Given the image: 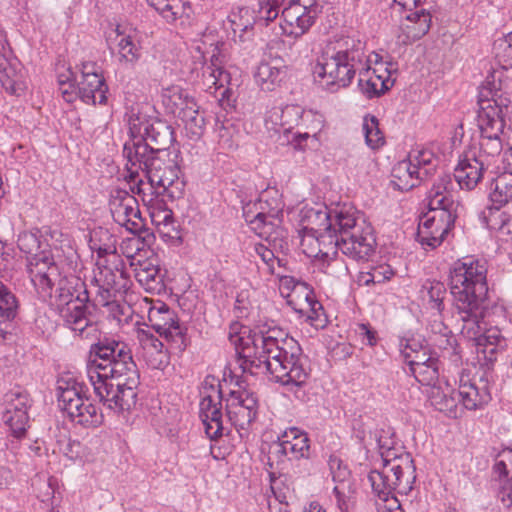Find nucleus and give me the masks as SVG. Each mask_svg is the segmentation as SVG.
<instances>
[{
    "mask_svg": "<svg viewBox=\"0 0 512 512\" xmlns=\"http://www.w3.org/2000/svg\"><path fill=\"white\" fill-rule=\"evenodd\" d=\"M230 340L236 346L237 353L244 359L238 367L241 374L227 366L213 368V372L206 376L204 384H212L213 381L221 384L227 382L228 377L234 384L249 383L252 373L247 371L244 364L247 361L252 363L254 360H258L260 364L264 363L272 372H285L289 378L282 384H303V381H297L291 375L298 370L301 347L280 327L262 326L255 330L242 327L236 335L230 334Z\"/></svg>",
    "mask_w": 512,
    "mask_h": 512,
    "instance_id": "obj_1",
    "label": "nucleus"
},
{
    "mask_svg": "<svg viewBox=\"0 0 512 512\" xmlns=\"http://www.w3.org/2000/svg\"><path fill=\"white\" fill-rule=\"evenodd\" d=\"M306 217L311 225L309 231L335 234L337 249L347 257L362 261L374 253L372 226L354 207L344 205L335 209L312 208L307 211Z\"/></svg>",
    "mask_w": 512,
    "mask_h": 512,
    "instance_id": "obj_2",
    "label": "nucleus"
},
{
    "mask_svg": "<svg viewBox=\"0 0 512 512\" xmlns=\"http://www.w3.org/2000/svg\"><path fill=\"white\" fill-rule=\"evenodd\" d=\"M378 54L366 55L365 43L345 36L329 42L314 67L315 79L328 91L348 87L355 75L369 73L370 64L378 62Z\"/></svg>",
    "mask_w": 512,
    "mask_h": 512,
    "instance_id": "obj_3",
    "label": "nucleus"
},
{
    "mask_svg": "<svg viewBox=\"0 0 512 512\" xmlns=\"http://www.w3.org/2000/svg\"><path fill=\"white\" fill-rule=\"evenodd\" d=\"M450 292L458 317H468V312L480 313L487 306V267L484 261L465 257L456 261L449 273Z\"/></svg>",
    "mask_w": 512,
    "mask_h": 512,
    "instance_id": "obj_4",
    "label": "nucleus"
},
{
    "mask_svg": "<svg viewBox=\"0 0 512 512\" xmlns=\"http://www.w3.org/2000/svg\"><path fill=\"white\" fill-rule=\"evenodd\" d=\"M382 468L369 473V481L378 498L387 502L389 511L400 509V502L395 493L408 494L416 479L414 460L409 453L398 454L395 449L388 448L381 452Z\"/></svg>",
    "mask_w": 512,
    "mask_h": 512,
    "instance_id": "obj_5",
    "label": "nucleus"
},
{
    "mask_svg": "<svg viewBox=\"0 0 512 512\" xmlns=\"http://www.w3.org/2000/svg\"><path fill=\"white\" fill-rule=\"evenodd\" d=\"M177 157L169 151H160V155L153 156L146 146L135 147V144L126 148V166L131 176L138 169L143 170L152 187L163 189V193L172 198L180 197L184 189Z\"/></svg>",
    "mask_w": 512,
    "mask_h": 512,
    "instance_id": "obj_6",
    "label": "nucleus"
},
{
    "mask_svg": "<svg viewBox=\"0 0 512 512\" xmlns=\"http://www.w3.org/2000/svg\"><path fill=\"white\" fill-rule=\"evenodd\" d=\"M87 375L91 384H106L108 379L117 380V384L139 381L135 364L125 351V346L107 336L90 345Z\"/></svg>",
    "mask_w": 512,
    "mask_h": 512,
    "instance_id": "obj_7",
    "label": "nucleus"
},
{
    "mask_svg": "<svg viewBox=\"0 0 512 512\" xmlns=\"http://www.w3.org/2000/svg\"><path fill=\"white\" fill-rule=\"evenodd\" d=\"M283 203L277 196L261 194L258 202L243 208V216L250 228L276 250L287 248V231L281 226Z\"/></svg>",
    "mask_w": 512,
    "mask_h": 512,
    "instance_id": "obj_8",
    "label": "nucleus"
},
{
    "mask_svg": "<svg viewBox=\"0 0 512 512\" xmlns=\"http://www.w3.org/2000/svg\"><path fill=\"white\" fill-rule=\"evenodd\" d=\"M99 260L93 270L91 280V297H98L103 302L110 295L123 297L129 289L130 277L124 260L109 248H100Z\"/></svg>",
    "mask_w": 512,
    "mask_h": 512,
    "instance_id": "obj_9",
    "label": "nucleus"
},
{
    "mask_svg": "<svg viewBox=\"0 0 512 512\" xmlns=\"http://www.w3.org/2000/svg\"><path fill=\"white\" fill-rule=\"evenodd\" d=\"M130 139L125 142L123 156L126 158V148L135 144L146 146L153 156L160 151H168L174 141V132L170 125L161 120H148L145 116L132 114L129 118Z\"/></svg>",
    "mask_w": 512,
    "mask_h": 512,
    "instance_id": "obj_10",
    "label": "nucleus"
},
{
    "mask_svg": "<svg viewBox=\"0 0 512 512\" xmlns=\"http://www.w3.org/2000/svg\"><path fill=\"white\" fill-rule=\"evenodd\" d=\"M487 306L480 308V313L468 312V317H458L462 322L461 334L468 340L474 342L478 353H483L485 357L492 359L493 354L499 350H504L507 346L506 339L501 335L497 328H486L484 317Z\"/></svg>",
    "mask_w": 512,
    "mask_h": 512,
    "instance_id": "obj_11",
    "label": "nucleus"
},
{
    "mask_svg": "<svg viewBox=\"0 0 512 512\" xmlns=\"http://www.w3.org/2000/svg\"><path fill=\"white\" fill-rule=\"evenodd\" d=\"M82 388L83 386H58L56 394L58 405L76 424L97 427L102 423L103 415L83 395Z\"/></svg>",
    "mask_w": 512,
    "mask_h": 512,
    "instance_id": "obj_12",
    "label": "nucleus"
},
{
    "mask_svg": "<svg viewBox=\"0 0 512 512\" xmlns=\"http://www.w3.org/2000/svg\"><path fill=\"white\" fill-rule=\"evenodd\" d=\"M420 219L417 231L419 242L432 249L438 247L453 228L458 211L428 207Z\"/></svg>",
    "mask_w": 512,
    "mask_h": 512,
    "instance_id": "obj_13",
    "label": "nucleus"
},
{
    "mask_svg": "<svg viewBox=\"0 0 512 512\" xmlns=\"http://www.w3.org/2000/svg\"><path fill=\"white\" fill-rule=\"evenodd\" d=\"M5 411L3 420L9 427L11 435L16 439L26 436L29 427L28 409L31 407L32 399L21 386L8 391L3 397Z\"/></svg>",
    "mask_w": 512,
    "mask_h": 512,
    "instance_id": "obj_14",
    "label": "nucleus"
},
{
    "mask_svg": "<svg viewBox=\"0 0 512 512\" xmlns=\"http://www.w3.org/2000/svg\"><path fill=\"white\" fill-rule=\"evenodd\" d=\"M77 81L79 98L86 104H104L107 101L108 87L101 74L100 67L91 61L83 62Z\"/></svg>",
    "mask_w": 512,
    "mask_h": 512,
    "instance_id": "obj_15",
    "label": "nucleus"
},
{
    "mask_svg": "<svg viewBox=\"0 0 512 512\" xmlns=\"http://www.w3.org/2000/svg\"><path fill=\"white\" fill-rule=\"evenodd\" d=\"M110 211L116 223L128 231L137 233L143 228V221L137 199L125 190H116L110 199Z\"/></svg>",
    "mask_w": 512,
    "mask_h": 512,
    "instance_id": "obj_16",
    "label": "nucleus"
},
{
    "mask_svg": "<svg viewBox=\"0 0 512 512\" xmlns=\"http://www.w3.org/2000/svg\"><path fill=\"white\" fill-rule=\"evenodd\" d=\"M148 321L153 330L167 341L183 342L184 330L179 324L175 311L158 301L148 310Z\"/></svg>",
    "mask_w": 512,
    "mask_h": 512,
    "instance_id": "obj_17",
    "label": "nucleus"
},
{
    "mask_svg": "<svg viewBox=\"0 0 512 512\" xmlns=\"http://www.w3.org/2000/svg\"><path fill=\"white\" fill-rule=\"evenodd\" d=\"M83 291L78 292L74 301L66 305H57V311L65 327L76 332L93 315L90 311L89 303H92L91 292L88 291L84 283Z\"/></svg>",
    "mask_w": 512,
    "mask_h": 512,
    "instance_id": "obj_18",
    "label": "nucleus"
},
{
    "mask_svg": "<svg viewBox=\"0 0 512 512\" xmlns=\"http://www.w3.org/2000/svg\"><path fill=\"white\" fill-rule=\"evenodd\" d=\"M104 405L118 414L129 413L137 402V386H93Z\"/></svg>",
    "mask_w": 512,
    "mask_h": 512,
    "instance_id": "obj_19",
    "label": "nucleus"
},
{
    "mask_svg": "<svg viewBox=\"0 0 512 512\" xmlns=\"http://www.w3.org/2000/svg\"><path fill=\"white\" fill-rule=\"evenodd\" d=\"M489 167L484 158H477L475 151L466 152L454 171V179L461 189L471 190L481 180L483 172Z\"/></svg>",
    "mask_w": 512,
    "mask_h": 512,
    "instance_id": "obj_20",
    "label": "nucleus"
},
{
    "mask_svg": "<svg viewBox=\"0 0 512 512\" xmlns=\"http://www.w3.org/2000/svg\"><path fill=\"white\" fill-rule=\"evenodd\" d=\"M454 181L451 175H440L427 195L428 207L459 210V202L454 199Z\"/></svg>",
    "mask_w": 512,
    "mask_h": 512,
    "instance_id": "obj_21",
    "label": "nucleus"
},
{
    "mask_svg": "<svg viewBox=\"0 0 512 512\" xmlns=\"http://www.w3.org/2000/svg\"><path fill=\"white\" fill-rule=\"evenodd\" d=\"M428 392L431 405L447 417L456 419L461 416L462 409L459 408L461 394L452 386H430Z\"/></svg>",
    "mask_w": 512,
    "mask_h": 512,
    "instance_id": "obj_22",
    "label": "nucleus"
},
{
    "mask_svg": "<svg viewBox=\"0 0 512 512\" xmlns=\"http://www.w3.org/2000/svg\"><path fill=\"white\" fill-rule=\"evenodd\" d=\"M281 18L283 34L298 38L310 29L317 17L302 11L298 6L289 5L282 10Z\"/></svg>",
    "mask_w": 512,
    "mask_h": 512,
    "instance_id": "obj_23",
    "label": "nucleus"
},
{
    "mask_svg": "<svg viewBox=\"0 0 512 512\" xmlns=\"http://www.w3.org/2000/svg\"><path fill=\"white\" fill-rule=\"evenodd\" d=\"M161 98L165 111L177 118L185 115L188 107L192 109L197 105L195 99L178 85L163 88Z\"/></svg>",
    "mask_w": 512,
    "mask_h": 512,
    "instance_id": "obj_24",
    "label": "nucleus"
},
{
    "mask_svg": "<svg viewBox=\"0 0 512 512\" xmlns=\"http://www.w3.org/2000/svg\"><path fill=\"white\" fill-rule=\"evenodd\" d=\"M0 82L10 94L20 95L25 89L20 63L0 54Z\"/></svg>",
    "mask_w": 512,
    "mask_h": 512,
    "instance_id": "obj_25",
    "label": "nucleus"
},
{
    "mask_svg": "<svg viewBox=\"0 0 512 512\" xmlns=\"http://www.w3.org/2000/svg\"><path fill=\"white\" fill-rule=\"evenodd\" d=\"M286 69L280 59L261 62L254 75L255 81L262 90L273 91L286 77Z\"/></svg>",
    "mask_w": 512,
    "mask_h": 512,
    "instance_id": "obj_26",
    "label": "nucleus"
},
{
    "mask_svg": "<svg viewBox=\"0 0 512 512\" xmlns=\"http://www.w3.org/2000/svg\"><path fill=\"white\" fill-rule=\"evenodd\" d=\"M135 279L149 293L159 294L164 288V275L159 266L149 261L139 263L134 269Z\"/></svg>",
    "mask_w": 512,
    "mask_h": 512,
    "instance_id": "obj_27",
    "label": "nucleus"
},
{
    "mask_svg": "<svg viewBox=\"0 0 512 512\" xmlns=\"http://www.w3.org/2000/svg\"><path fill=\"white\" fill-rule=\"evenodd\" d=\"M422 179V172L414 168L408 160H402L394 165L391 173L392 186L400 191H408L417 186Z\"/></svg>",
    "mask_w": 512,
    "mask_h": 512,
    "instance_id": "obj_28",
    "label": "nucleus"
},
{
    "mask_svg": "<svg viewBox=\"0 0 512 512\" xmlns=\"http://www.w3.org/2000/svg\"><path fill=\"white\" fill-rule=\"evenodd\" d=\"M478 126L481 135L500 136L505 127L501 110L493 107L490 101H484L478 113Z\"/></svg>",
    "mask_w": 512,
    "mask_h": 512,
    "instance_id": "obj_29",
    "label": "nucleus"
},
{
    "mask_svg": "<svg viewBox=\"0 0 512 512\" xmlns=\"http://www.w3.org/2000/svg\"><path fill=\"white\" fill-rule=\"evenodd\" d=\"M200 417L205 433L211 440H215L223 435L224 427L221 408L213 403L211 397H207L202 401Z\"/></svg>",
    "mask_w": 512,
    "mask_h": 512,
    "instance_id": "obj_30",
    "label": "nucleus"
},
{
    "mask_svg": "<svg viewBox=\"0 0 512 512\" xmlns=\"http://www.w3.org/2000/svg\"><path fill=\"white\" fill-rule=\"evenodd\" d=\"M303 111L301 106L295 104L275 107L269 112L266 122L281 127L285 132L291 131L300 125Z\"/></svg>",
    "mask_w": 512,
    "mask_h": 512,
    "instance_id": "obj_31",
    "label": "nucleus"
},
{
    "mask_svg": "<svg viewBox=\"0 0 512 512\" xmlns=\"http://www.w3.org/2000/svg\"><path fill=\"white\" fill-rule=\"evenodd\" d=\"M300 245L308 257H316L319 253L327 255L328 251H324V249L328 247L337 249L335 234L328 235L327 232L306 231L302 236Z\"/></svg>",
    "mask_w": 512,
    "mask_h": 512,
    "instance_id": "obj_32",
    "label": "nucleus"
},
{
    "mask_svg": "<svg viewBox=\"0 0 512 512\" xmlns=\"http://www.w3.org/2000/svg\"><path fill=\"white\" fill-rule=\"evenodd\" d=\"M248 408L238 407L233 409H226L228 418L231 424L237 430L240 438H248L252 423L255 421L258 413V408H254V402L251 399L246 401Z\"/></svg>",
    "mask_w": 512,
    "mask_h": 512,
    "instance_id": "obj_33",
    "label": "nucleus"
},
{
    "mask_svg": "<svg viewBox=\"0 0 512 512\" xmlns=\"http://www.w3.org/2000/svg\"><path fill=\"white\" fill-rule=\"evenodd\" d=\"M282 438L289 452V460L309 457L310 445L306 433L296 427H291L283 432Z\"/></svg>",
    "mask_w": 512,
    "mask_h": 512,
    "instance_id": "obj_34",
    "label": "nucleus"
},
{
    "mask_svg": "<svg viewBox=\"0 0 512 512\" xmlns=\"http://www.w3.org/2000/svg\"><path fill=\"white\" fill-rule=\"evenodd\" d=\"M490 200L493 205L502 207L512 200V172L505 171L491 182Z\"/></svg>",
    "mask_w": 512,
    "mask_h": 512,
    "instance_id": "obj_35",
    "label": "nucleus"
},
{
    "mask_svg": "<svg viewBox=\"0 0 512 512\" xmlns=\"http://www.w3.org/2000/svg\"><path fill=\"white\" fill-rule=\"evenodd\" d=\"M393 84V79L389 76L383 78V76L377 75L375 70L373 74L367 78H364L363 75L359 76L358 81V87L361 93L369 99L381 96L389 90Z\"/></svg>",
    "mask_w": 512,
    "mask_h": 512,
    "instance_id": "obj_36",
    "label": "nucleus"
},
{
    "mask_svg": "<svg viewBox=\"0 0 512 512\" xmlns=\"http://www.w3.org/2000/svg\"><path fill=\"white\" fill-rule=\"evenodd\" d=\"M460 403L469 410H475L491 400L488 386H459Z\"/></svg>",
    "mask_w": 512,
    "mask_h": 512,
    "instance_id": "obj_37",
    "label": "nucleus"
},
{
    "mask_svg": "<svg viewBox=\"0 0 512 512\" xmlns=\"http://www.w3.org/2000/svg\"><path fill=\"white\" fill-rule=\"evenodd\" d=\"M218 393L221 400L226 402V409H233L238 407H247L246 401L251 399L254 402V408H258V399L256 395L249 391L246 387L239 386L237 390L223 389V386H218Z\"/></svg>",
    "mask_w": 512,
    "mask_h": 512,
    "instance_id": "obj_38",
    "label": "nucleus"
},
{
    "mask_svg": "<svg viewBox=\"0 0 512 512\" xmlns=\"http://www.w3.org/2000/svg\"><path fill=\"white\" fill-rule=\"evenodd\" d=\"M283 284L291 290L287 303L294 309L300 303L311 301L315 297L313 289L306 283L294 277H285Z\"/></svg>",
    "mask_w": 512,
    "mask_h": 512,
    "instance_id": "obj_39",
    "label": "nucleus"
},
{
    "mask_svg": "<svg viewBox=\"0 0 512 512\" xmlns=\"http://www.w3.org/2000/svg\"><path fill=\"white\" fill-rule=\"evenodd\" d=\"M404 29L411 39H419L424 36L430 28L431 17L424 9L416 10L406 16Z\"/></svg>",
    "mask_w": 512,
    "mask_h": 512,
    "instance_id": "obj_40",
    "label": "nucleus"
},
{
    "mask_svg": "<svg viewBox=\"0 0 512 512\" xmlns=\"http://www.w3.org/2000/svg\"><path fill=\"white\" fill-rule=\"evenodd\" d=\"M118 37L119 61L126 66L133 67L141 59V47L136 43L132 35L119 33Z\"/></svg>",
    "mask_w": 512,
    "mask_h": 512,
    "instance_id": "obj_41",
    "label": "nucleus"
},
{
    "mask_svg": "<svg viewBox=\"0 0 512 512\" xmlns=\"http://www.w3.org/2000/svg\"><path fill=\"white\" fill-rule=\"evenodd\" d=\"M294 311L301 316H306L309 323L316 329L324 328L327 324V317L325 315L322 304L314 298L311 301L300 303L299 306H294Z\"/></svg>",
    "mask_w": 512,
    "mask_h": 512,
    "instance_id": "obj_42",
    "label": "nucleus"
},
{
    "mask_svg": "<svg viewBox=\"0 0 512 512\" xmlns=\"http://www.w3.org/2000/svg\"><path fill=\"white\" fill-rule=\"evenodd\" d=\"M179 119L184 123L186 134L190 139L198 140L204 134L205 118L203 112L199 111L198 105L192 109L188 107L185 115H182Z\"/></svg>",
    "mask_w": 512,
    "mask_h": 512,
    "instance_id": "obj_43",
    "label": "nucleus"
},
{
    "mask_svg": "<svg viewBox=\"0 0 512 512\" xmlns=\"http://www.w3.org/2000/svg\"><path fill=\"white\" fill-rule=\"evenodd\" d=\"M167 22H174L186 10L184 0H146Z\"/></svg>",
    "mask_w": 512,
    "mask_h": 512,
    "instance_id": "obj_44",
    "label": "nucleus"
},
{
    "mask_svg": "<svg viewBox=\"0 0 512 512\" xmlns=\"http://www.w3.org/2000/svg\"><path fill=\"white\" fill-rule=\"evenodd\" d=\"M415 169L422 172V179H426L433 174L437 166V158L434 153L428 149L413 150L407 158Z\"/></svg>",
    "mask_w": 512,
    "mask_h": 512,
    "instance_id": "obj_45",
    "label": "nucleus"
},
{
    "mask_svg": "<svg viewBox=\"0 0 512 512\" xmlns=\"http://www.w3.org/2000/svg\"><path fill=\"white\" fill-rule=\"evenodd\" d=\"M501 207L494 205L489 208L488 215L485 216L487 228L500 235H509L512 231V223L508 214L500 212Z\"/></svg>",
    "mask_w": 512,
    "mask_h": 512,
    "instance_id": "obj_46",
    "label": "nucleus"
},
{
    "mask_svg": "<svg viewBox=\"0 0 512 512\" xmlns=\"http://www.w3.org/2000/svg\"><path fill=\"white\" fill-rule=\"evenodd\" d=\"M393 276L391 267L387 264L369 266L366 270H361L358 275L360 285L369 286L371 284L383 283Z\"/></svg>",
    "mask_w": 512,
    "mask_h": 512,
    "instance_id": "obj_47",
    "label": "nucleus"
},
{
    "mask_svg": "<svg viewBox=\"0 0 512 512\" xmlns=\"http://www.w3.org/2000/svg\"><path fill=\"white\" fill-rule=\"evenodd\" d=\"M234 32H246L257 23L256 7H241L230 16Z\"/></svg>",
    "mask_w": 512,
    "mask_h": 512,
    "instance_id": "obj_48",
    "label": "nucleus"
},
{
    "mask_svg": "<svg viewBox=\"0 0 512 512\" xmlns=\"http://www.w3.org/2000/svg\"><path fill=\"white\" fill-rule=\"evenodd\" d=\"M17 245L22 252L33 256V258L30 261L31 266L34 265L33 261H35V263L42 261L44 267L47 265L48 258H40L37 255V252L40 249V241L36 234L31 232L20 233L18 236Z\"/></svg>",
    "mask_w": 512,
    "mask_h": 512,
    "instance_id": "obj_49",
    "label": "nucleus"
},
{
    "mask_svg": "<svg viewBox=\"0 0 512 512\" xmlns=\"http://www.w3.org/2000/svg\"><path fill=\"white\" fill-rule=\"evenodd\" d=\"M362 130L365 142L370 148L376 149L384 144V137L379 129L378 119L375 116L367 115L363 118Z\"/></svg>",
    "mask_w": 512,
    "mask_h": 512,
    "instance_id": "obj_50",
    "label": "nucleus"
},
{
    "mask_svg": "<svg viewBox=\"0 0 512 512\" xmlns=\"http://www.w3.org/2000/svg\"><path fill=\"white\" fill-rule=\"evenodd\" d=\"M18 301L11 290L0 280V322L16 316Z\"/></svg>",
    "mask_w": 512,
    "mask_h": 512,
    "instance_id": "obj_51",
    "label": "nucleus"
},
{
    "mask_svg": "<svg viewBox=\"0 0 512 512\" xmlns=\"http://www.w3.org/2000/svg\"><path fill=\"white\" fill-rule=\"evenodd\" d=\"M328 466L332 480L337 483L334 487V492L339 497L341 494L340 487L344 486L350 478V470L347 465L336 455H330L328 459Z\"/></svg>",
    "mask_w": 512,
    "mask_h": 512,
    "instance_id": "obj_52",
    "label": "nucleus"
},
{
    "mask_svg": "<svg viewBox=\"0 0 512 512\" xmlns=\"http://www.w3.org/2000/svg\"><path fill=\"white\" fill-rule=\"evenodd\" d=\"M322 115L311 110L303 111L301 117V123L298 127L303 129L298 131V137L301 139H307L311 135L315 136L322 128Z\"/></svg>",
    "mask_w": 512,
    "mask_h": 512,
    "instance_id": "obj_53",
    "label": "nucleus"
},
{
    "mask_svg": "<svg viewBox=\"0 0 512 512\" xmlns=\"http://www.w3.org/2000/svg\"><path fill=\"white\" fill-rule=\"evenodd\" d=\"M502 151V141L500 136L481 135L479 143V153L477 158H484L491 165L492 160L499 156Z\"/></svg>",
    "mask_w": 512,
    "mask_h": 512,
    "instance_id": "obj_54",
    "label": "nucleus"
},
{
    "mask_svg": "<svg viewBox=\"0 0 512 512\" xmlns=\"http://www.w3.org/2000/svg\"><path fill=\"white\" fill-rule=\"evenodd\" d=\"M494 51L503 67H512V32L495 41Z\"/></svg>",
    "mask_w": 512,
    "mask_h": 512,
    "instance_id": "obj_55",
    "label": "nucleus"
},
{
    "mask_svg": "<svg viewBox=\"0 0 512 512\" xmlns=\"http://www.w3.org/2000/svg\"><path fill=\"white\" fill-rule=\"evenodd\" d=\"M74 334L76 337L90 342L91 344L100 342L105 336L101 331L100 324L93 319V316L78 328Z\"/></svg>",
    "mask_w": 512,
    "mask_h": 512,
    "instance_id": "obj_56",
    "label": "nucleus"
},
{
    "mask_svg": "<svg viewBox=\"0 0 512 512\" xmlns=\"http://www.w3.org/2000/svg\"><path fill=\"white\" fill-rule=\"evenodd\" d=\"M138 338L144 350L152 355L156 354L159 356V363H162L163 358L166 357V354L163 351V343L153 334L144 330L139 332Z\"/></svg>",
    "mask_w": 512,
    "mask_h": 512,
    "instance_id": "obj_57",
    "label": "nucleus"
},
{
    "mask_svg": "<svg viewBox=\"0 0 512 512\" xmlns=\"http://www.w3.org/2000/svg\"><path fill=\"white\" fill-rule=\"evenodd\" d=\"M496 498L506 509H512V479L495 478Z\"/></svg>",
    "mask_w": 512,
    "mask_h": 512,
    "instance_id": "obj_58",
    "label": "nucleus"
},
{
    "mask_svg": "<svg viewBox=\"0 0 512 512\" xmlns=\"http://www.w3.org/2000/svg\"><path fill=\"white\" fill-rule=\"evenodd\" d=\"M410 372L418 384H431L438 378L435 361H430V363L422 366H414L410 369Z\"/></svg>",
    "mask_w": 512,
    "mask_h": 512,
    "instance_id": "obj_59",
    "label": "nucleus"
},
{
    "mask_svg": "<svg viewBox=\"0 0 512 512\" xmlns=\"http://www.w3.org/2000/svg\"><path fill=\"white\" fill-rule=\"evenodd\" d=\"M268 244H269V247L264 244H261V243L255 244L254 250H255V253L268 266L270 272L273 273L274 272V264L276 262L278 264H280V259L276 256V253L287 251L288 247L283 250H280V249L276 250L270 243H268Z\"/></svg>",
    "mask_w": 512,
    "mask_h": 512,
    "instance_id": "obj_60",
    "label": "nucleus"
},
{
    "mask_svg": "<svg viewBox=\"0 0 512 512\" xmlns=\"http://www.w3.org/2000/svg\"><path fill=\"white\" fill-rule=\"evenodd\" d=\"M118 297L120 295H110L109 299H104L103 302H101L98 297H92V305L94 307L102 306L107 309L109 314L114 318L120 321V316L124 314L125 306L122 305Z\"/></svg>",
    "mask_w": 512,
    "mask_h": 512,
    "instance_id": "obj_61",
    "label": "nucleus"
},
{
    "mask_svg": "<svg viewBox=\"0 0 512 512\" xmlns=\"http://www.w3.org/2000/svg\"><path fill=\"white\" fill-rule=\"evenodd\" d=\"M493 474L497 478L512 479V449L501 455L493 467Z\"/></svg>",
    "mask_w": 512,
    "mask_h": 512,
    "instance_id": "obj_62",
    "label": "nucleus"
},
{
    "mask_svg": "<svg viewBox=\"0 0 512 512\" xmlns=\"http://www.w3.org/2000/svg\"><path fill=\"white\" fill-rule=\"evenodd\" d=\"M284 458L289 459V452L286 449L285 442L281 437H278L277 442H273L268 451V464L270 467L273 466V462L276 461L277 463H280L284 460Z\"/></svg>",
    "mask_w": 512,
    "mask_h": 512,
    "instance_id": "obj_63",
    "label": "nucleus"
},
{
    "mask_svg": "<svg viewBox=\"0 0 512 512\" xmlns=\"http://www.w3.org/2000/svg\"><path fill=\"white\" fill-rule=\"evenodd\" d=\"M256 6L257 23L261 25H268L279 15V13L266 1H259Z\"/></svg>",
    "mask_w": 512,
    "mask_h": 512,
    "instance_id": "obj_64",
    "label": "nucleus"
}]
</instances>
